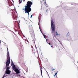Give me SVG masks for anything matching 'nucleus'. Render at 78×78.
I'll return each instance as SVG.
<instances>
[{"mask_svg":"<svg viewBox=\"0 0 78 78\" xmlns=\"http://www.w3.org/2000/svg\"><path fill=\"white\" fill-rule=\"evenodd\" d=\"M33 4V3L31 2V1H28L27 2V5L25 6V8H23V9H22L23 10H24L25 13H27L28 16H30L29 13L31 11V7Z\"/></svg>","mask_w":78,"mask_h":78,"instance_id":"nucleus-1","label":"nucleus"},{"mask_svg":"<svg viewBox=\"0 0 78 78\" xmlns=\"http://www.w3.org/2000/svg\"><path fill=\"white\" fill-rule=\"evenodd\" d=\"M7 61L6 62V67H9V65L10 64V57H9V51L7 52Z\"/></svg>","mask_w":78,"mask_h":78,"instance_id":"nucleus-2","label":"nucleus"},{"mask_svg":"<svg viewBox=\"0 0 78 78\" xmlns=\"http://www.w3.org/2000/svg\"><path fill=\"white\" fill-rule=\"evenodd\" d=\"M51 28L52 30V33H54V31H55V26L53 20H51Z\"/></svg>","mask_w":78,"mask_h":78,"instance_id":"nucleus-3","label":"nucleus"},{"mask_svg":"<svg viewBox=\"0 0 78 78\" xmlns=\"http://www.w3.org/2000/svg\"><path fill=\"white\" fill-rule=\"evenodd\" d=\"M10 69V67H7L6 69V70L5 71V73L6 74H10L11 73V71L9 70Z\"/></svg>","mask_w":78,"mask_h":78,"instance_id":"nucleus-4","label":"nucleus"},{"mask_svg":"<svg viewBox=\"0 0 78 78\" xmlns=\"http://www.w3.org/2000/svg\"><path fill=\"white\" fill-rule=\"evenodd\" d=\"M14 71L16 72L17 75H18L19 73H20V71H19V69H15Z\"/></svg>","mask_w":78,"mask_h":78,"instance_id":"nucleus-5","label":"nucleus"},{"mask_svg":"<svg viewBox=\"0 0 78 78\" xmlns=\"http://www.w3.org/2000/svg\"><path fill=\"white\" fill-rule=\"evenodd\" d=\"M12 65H13V66L12 67L13 69L14 70H15V69H16V66H15L14 64V63H13L12 61Z\"/></svg>","mask_w":78,"mask_h":78,"instance_id":"nucleus-6","label":"nucleus"},{"mask_svg":"<svg viewBox=\"0 0 78 78\" xmlns=\"http://www.w3.org/2000/svg\"><path fill=\"white\" fill-rule=\"evenodd\" d=\"M31 28L32 30L30 31V33L31 34H34V30H33V27H31Z\"/></svg>","mask_w":78,"mask_h":78,"instance_id":"nucleus-7","label":"nucleus"},{"mask_svg":"<svg viewBox=\"0 0 78 78\" xmlns=\"http://www.w3.org/2000/svg\"><path fill=\"white\" fill-rule=\"evenodd\" d=\"M43 4H44V5H46V7H47V6H48L47 5H47V3H46V2H44V3H42L41 4V6H43V5H43Z\"/></svg>","mask_w":78,"mask_h":78,"instance_id":"nucleus-8","label":"nucleus"},{"mask_svg":"<svg viewBox=\"0 0 78 78\" xmlns=\"http://www.w3.org/2000/svg\"><path fill=\"white\" fill-rule=\"evenodd\" d=\"M40 70H41V75H42V67H41V66H40Z\"/></svg>","mask_w":78,"mask_h":78,"instance_id":"nucleus-9","label":"nucleus"},{"mask_svg":"<svg viewBox=\"0 0 78 78\" xmlns=\"http://www.w3.org/2000/svg\"><path fill=\"white\" fill-rule=\"evenodd\" d=\"M44 37V38H45V39H46V38H45V35H43Z\"/></svg>","mask_w":78,"mask_h":78,"instance_id":"nucleus-10","label":"nucleus"},{"mask_svg":"<svg viewBox=\"0 0 78 78\" xmlns=\"http://www.w3.org/2000/svg\"><path fill=\"white\" fill-rule=\"evenodd\" d=\"M5 74L3 76L2 78H5Z\"/></svg>","mask_w":78,"mask_h":78,"instance_id":"nucleus-11","label":"nucleus"},{"mask_svg":"<svg viewBox=\"0 0 78 78\" xmlns=\"http://www.w3.org/2000/svg\"><path fill=\"white\" fill-rule=\"evenodd\" d=\"M56 35H57V36H58V34L57 33V32H56Z\"/></svg>","mask_w":78,"mask_h":78,"instance_id":"nucleus-12","label":"nucleus"},{"mask_svg":"<svg viewBox=\"0 0 78 78\" xmlns=\"http://www.w3.org/2000/svg\"><path fill=\"white\" fill-rule=\"evenodd\" d=\"M48 44H49L50 45H51V44H50V43H48Z\"/></svg>","mask_w":78,"mask_h":78,"instance_id":"nucleus-13","label":"nucleus"},{"mask_svg":"<svg viewBox=\"0 0 78 78\" xmlns=\"http://www.w3.org/2000/svg\"><path fill=\"white\" fill-rule=\"evenodd\" d=\"M33 17V15H31V16H30V18H31Z\"/></svg>","mask_w":78,"mask_h":78,"instance_id":"nucleus-14","label":"nucleus"},{"mask_svg":"<svg viewBox=\"0 0 78 78\" xmlns=\"http://www.w3.org/2000/svg\"><path fill=\"white\" fill-rule=\"evenodd\" d=\"M7 52H8V48H7Z\"/></svg>","mask_w":78,"mask_h":78,"instance_id":"nucleus-15","label":"nucleus"},{"mask_svg":"<svg viewBox=\"0 0 78 78\" xmlns=\"http://www.w3.org/2000/svg\"><path fill=\"white\" fill-rule=\"evenodd\" d=\"M56 75L55 74V75L54 76H56Z\"/></svg>","mask_w":78,"mask_h":78,"instance_id":"nucleus-16","label":"nucleus"},{"mask_svg":"<svg viewBox=\"0 0 78 78\" xmlns=\"http://www.w3.org/2000/svg\"><path fill=\"white\" fill-rule=\"evenodd\" d=\"M56 75L55 74V75L54 76H56Z\"/></svg>","mask_w":78,"mask_h":78,"instance_id":"nucleus-17","label":"nucleus"},{"mask_svg":"<svg viewBox=\"0 0 78 78\" xmlns=\"http://www.w3.org/2000/svg\"><path fill=\"white\" fill-rule=\"evenodd\" d=\"M47 11H48V9H47V10H46V12H47Z\"/></svg>","mask_w":78,"mask_h":78,"instance_id":"nucleus-18","label":"nucleus"},{"mask_svg":"<svg viewBox=\"0 0 78 78\" xmlns=\"http://www.w3.org/2000/svg\"><path fill=\"white\" fill-rule=\"evenodd\" d=\"M57 73H55V74L56 75V74H57Z\"/></svg>","mask_w":78,"mask_h":78,"instance_id":"nucleus-19","label":"nucleus"},{"mask_svg":"<svg viewBox=\"0 0 78 78\" xmlns=\"http://www.w3.org/2000/svg\"><path fill=\"white\" fill-rule=\"evenodd\" d=\"M68 34H69V33H68V34H67L68 35V36H69V35H68Z\"/></svg>","mask_w":78,"mask_h":78,"instance_id":"nucleus-20","label":"nucleus"},{"mask_svg":"<svg viewBox=\"0 0 78 78\" xmlns=\"http://www.w3.org/2000/svg\"><path fill=\"white\" fill-rule=\"evenodd\" d=\"M51 70H52L53 71V69H51Z\"/></svg>","mask_w":78,"mask_h":78,"instance_id":"nucleus-21","label":"nucleus"},{"mask_svg":"<svg viewBox=\"0 0 78 78\" xmlns=\"http://www.w3.org/2000/svg\"><path fill=\"white\" fill-rule=\"evenodd\" d=\"M53 70H55V69H53Z\"/></svg>","mask_w":78,"mask_h":78,"instance_id":"nucleus-22","label":"nucleus"},{"mask_svg":"<svg viewBox=\"0 0 78 78\" xmlns=\"http://www.w3.org/2000/svg\"><path fill=\"white\" fill-rule=\"evenodd\" d=\"M51 47H52V46H51Z\"/></svg>","mask_w":78,"mask_h":78,"instance_id":"nucleus-23","label":"nucleus"},{"mask_svg":"<svg viewBox=\"0 0 78 78\" xmlns=\"http://www.w3.org/2000/svg\"><path fill=\"white\" fill-rule=\"evenodd\" d=\"M41 33H42V31H41Z\"/></svg>","mask_w":78,"mask_h":78,"instance_id":"nucleus-24","label":"nucleus"},{"mask_svg":"<svg viewBox=\"0 0 78 78\" xmlns=\"http://www.w3.org/2000/svg\"><path fill=\"white\" fill-rule=\"evenodd\" d=\"M19 70H20V69H19Z\"/></svg>","mask_w":78,"mask_h":78,"instance_id":"nucleus-25","label":"nucleus"},{"mask_svg":"<svg viewBox=\"0 0 78 78\" xmlns=\"http://www.w3.org/2000/svg\"><path fill=\"white\" fill-rule=\"evenodd\" d=\"M47 40L46 39V41H47Z\"/></svg>","mask_w":78,"mask_h":78,"instance_id":"nucleus-26","label":"nucleus"},{"mask_svg":"<svg viewBox=\"0 0 78 78\" xmlns=\"http://www.w3.org/2000/svg\"><path fill=\"white\" fill-rule=\"evenodd\" d=\"M35 47H36V46H35Z\"/></svg>","mask_w":78,"mask_h":78,"instance_id":"nucleus-27","label":"nucleus"}]
</instances>
